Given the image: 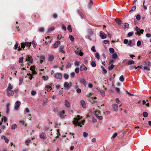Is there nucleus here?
Returning <instances> with one entry per match:
<instances>
[{
	"mask_svg": "<svg viewBox=\"0 0 151 151\" xmlns=\"http://www.w3.org/2000/svg\"><path fill=\"white\" fill-rule=\"evenodd\" d=\"M26 61H28L30 63H32L33 62V59L31 56L28 55L26 58Z\"/></svg>",
	"mask_w": 151,
	"mask_h": 151,
	"instance_id": "11",
	"label": "nucleus"
},
{
	"mask_svg": "<svg viewBox=\"0 0 151 151\" xmlns=\"http://www.w3.org/2000/svg\"><path fill=\"white\" fill-rule=\"evenodd\" d=\"M24 79V77H20V78L19 79V85H21Z\"/></svg>",
	"mask_w": 151,
	"mask_h": 151,
	"instance_id": "31",
	"label": "nucleus"
},
{
	"mask_svg": "<svg viewBox=\"0 0 151 151\" xmlns=\"http://www.w3.org/2000/svg\"><path fill=\"white\" fill-rule=\"evenodd\" d=\"M116 102V103H117V104H119L120 102V101H119V98H116L115 99Z\"/></svg>",
	"mask_w": 151,
	"mask_h": 151,
	"instance_id": "59",
	"label": "nucleus"
},
{
	"mask_svg": "<svg viewBox=\"0 0 151 151\" xmlns=\"http://www.w3.org/2000/svg\"><path fill=\"white\" fill-rule=\"evenodd\" d=\"M31 42H26L24 43H21V47L23 49L25 47V46L29 47L31 45Z\"/></svg>",
	"mask_w": 151,
	"mask_h": 151,
	"instance_id": "2",
	"label": "nucleus"
},
{
	"mask_svg": "<svg viewBox=\"0 0 151 151\" xmlns=\"http://www.w3.org/2000/svg\"><path fill=\"white\" fill-rule=\"evenodd\" d=\"M64 48V47L63 46H60L59 48V51L62 53L65 54V52L63 50Z\"/></svg>",
	"mask_w": 151,
	"mask_h": 151,
	"instance_id": "17",
	"label": "nucleus"
},
{
	"mask_svg": "<svg viewBox=\"0 0 151 151\" xmlns=\"http://www.w3.org/2000/svg\"><path fill=\"white\" fill-rule=\"evenodd\" d=\"M42 78L45 81H47L48 79V77L47 76H43Z\"/></svg>",
	"mask_w": 151,
	"mask_h": 151,
	"instance_id": "39",
	"label": "nucleus"
},
{
	"mask_svg": "<svg viewBox=\"0 0 151 151\" xmlns=\"http://www.w3.org/2000/svg\"><path fill=\"white\" fill-rule=\"evenodd\" d=\"M122 27L125 29L129 27V24L127 23H124L122 24Z\"/></svg>",
	"mask_w": 151,
	"mask_h": 151,
	"instance_id": "16",
	"label": "nucleus"
},
{
	"mask_svg": "<svg viewBox=\"0 0 151 151\" xmlns=\"http://www.w3.org/2000/svg\"><path fill=\"white\" fill-rule=\"evenodd\" d=\"M31 140L30 139H28L25 141V143L27 145H28Z\"/></svg>",
	"mask_w": 151,
	"mask_h": 151,
	"instance_id": "43",
	"label": "nucleus"
},
{
	"mask_svg": "<svg viewBox=\"0 0 151 151\" xmlns=\"http://www.w3.org/2000/svg\"><path fill=\"white\" fill-rule=\"evenodd\" d=\"M133 32H129L128 33L127 36L128 37H130L132 35H133Z\"/></svg>",
	"mask_w": 151,
	"mask_h": 151,
	"instance_id": "48",
	"label": "nucleus"
},
{
	"mask_svg": "<svg viewBox=\"0 0 151 151\" xmlns=\"http://www.w3.org/2000/svg\"><path fill=\"white\" fill-rule=\"evenodd\" d=\"M52 89L51 86H50L49 85H46L45 87V90H46L47 91H50Z\"/></svg>",
	"mask_w": 151,
	"mask_h": 151,
	"instance_id": "18",
	"label": "nucleus"
},
{
	"mask_svg": "<svg viewBox=\"0 0 151 151\" xmlns=\"http://www.w3.org/2000/svg\"><path fill=\"white\" fill-rule=\"evenodd\" d=\"M142 115L143 116L145 117H147L148 116V114L146 112H144L143 113Z\"/></svg>",
	"mask_w": 151,
	"mask_h": 151,
	"instance_id": "34",
	"label": "nucleus"
},
{
	"mask_svg": "<svg viewBox=\"0 0 151 151\" xmlns=\"http://www.w3.org/2000/svg\"><path fill=\"white\" fill-rule=\"evenodd\" d=\"M31 93L32 95L34 96L36 94V92L35 91H31Z\"/></svg>",
	"mask_w": 151,
	"mask_h": 151,
	"instance_id": "64",
	"label": "nucleus"
},
{
	"mask_svg": "<svg viewBox=\"0 0 151 151\" xmlns=\"http://www.w3.org/2000/svg\"><path fill=\"white\" fill-rule=\"evenodd\" d=\"M71 64L70 63L68 62L67 64L66 65V68H69L71 67Z\"/></svg>",
	"mask_w": 151,
	"mask_h": 151,
	"instance_id": "41",
	"label": "nucleus"
},
{
	"mask_svg": "<svg viewBox=\"0 0 151 151\" xmlns=\"http://www.w3.org/2000/svg\"><path fill=\"white\" fill-rule=\"evenodd\" d=\"M81 49L79 48H78L77 50L75 51V52L76 54H78V53L81 51Z\"/></svg>",
	"mask_w": 151,
	"mask_h": 151,
	"instance_id": "40",
	"label": "nucleus"
},
{
	"mask_svg": "<svg viewBox=\"0 0 151 151\" xmlns=\"http://www.w3.org/2000/svg\"><path fill=\"white\" fill-rule=\"evenodd\" d=\"M40 137L41 138L45 139L46 138V136L45 133H42L40 135Z\"/></svg>",
	"mask_w": 151,
	"mask_h": 151,
	"instance_id": "14",
	"label": "nucleus"
},
{
	"mask_svg": "<svg viewBox=\"0 0 151 151\" xmlns=\"http://www.w3.org/2000/svg\"><path fill=\"white\" fill-rule=\"evenodd\" d=\"M80 69L81 71H83L86 70L87 68L84 65L82 64L81 65Z\"/></svg>",
	"mask_w": 151,
	"mask_h": 151,
	"instance_id": "13",
	"label": "nucleus"
},
{
	"mask_svg": "<svg viewBox=\"0 0 151 151\" xmlns=\"http://www.w3.org/2000/svg\"><path fill=\"white\" fill-rule=\"evenodd\" d=\"M72 83L70 82V84L68 82H65L64 84V86L65 88L67 89H69L72 86Z\"/></svg>",
	"mask_w": 151,
	"mask_h": 151,
	"instance_id": "4",
	"label": "nucleus"
},
{
	"mask_svg": "<svg viewBox=\"0 0 151 151\" xmlns=\"http://www.w3.org/2000/svg\"><path fill=\"white\" fill-rule=\"evenodd\" d=\"M91 50L93 52H96V50L95 49V47L94 46H93L91 48Z\"/></svg>",
	"mask_w": 151,
	"mask_h": 151,
	"instance_id": "54",
	"label": "nucleus"
},
{
	"mask_svg": "<svg viewBox=\"0 0 151 151\" xmlns=\"http://www.w3.org/2000/svg\"><path fill=\"white\" fill-rule=\"evenodd\" d=\"M91 65L93 67H94L96 66V63L94 61H92L91 63Z\"/></svg>",
	"mask_w": 151,
	"mask_h": 151,
	"instance_id": "42",
	"label": "nucleus"
},
{
	"mask_svg": "<svg viewBox=\"0 0 151 151\" xmlns=\"http://www.w3.org/2000/svg\"><path fill=\"white\" fill-rule=\"evenodd\" d=\"M62 36L61 35H58L57 36V40H60Z\"/></svg>",
	"mask_w": 151,
	"mask_h": 151,
	"instance_id": "46",
	"label": "nucleus"
},
{
	"mask_svg": "<svg viewBox=\"0 0 151 151\" xmlns=\"http://www.w3.org/2000/svg\"><path fill=\"white\" fill-rule=\"evenodd\" d=\"M74 65L76 66H78L79 65V62L78 61H76L74 63Z\"/></svg>",
	"mask_w": 151,
	"mask_h": 151,
	"instance_id": "50",
	"label": "nucleus"
},
{
	"mask_svg": "<svg viewBox=\"0 0 151 151\" xmlns=\"http://www.w3.org/2000/svg\"><path fill=\"white\" fill-rule=\"evenodd\" d=\"M32 44L33 45V47H35L36 46V43L34 41V40H33L32 42Z\"/></svg>",
	"mask_w": 151,
	"mask_h": 151,
	"instance_id": "47",
	"label": "nucleus"
},
{
	"mask_svg": "<svg viewBox=\"0 0 151 151\" xmlns=\"http://www.w3.org/2000/svg\"><path fill=\"white\" fill-rule=\"evenodd\" d=\"M88 135V133L86 132H84L83 133V136L84 137H86Z\"/></svg>",
	"mask_w": 151,
	"mask_h": 151,
	"instance_id": "58",
	"label": "nucleus"
},
{
	"mask_svg": "<svg viewBox=\"0 0 151 151\" xmlns=\"http://www.w3.org/2000/svg\"><path fill=\"white\" fill-rule=\"evenodd\" d=\"M21 102L19 101H17L15 104L14 108L16 110H17L21 105Z\"/></svg>",
	"mask_w": 151,
	"mask_h": 151,
	"instance_id": "6",
	"label": "nucleus"
},
{
	"mask_svg": "<svg viewBox=\"0 0 151 151\" xmlns=\"http://www.w3.org/2000/svg\"><path fill=\"white\" fill-rule=\"evenodd\" d=\"M67 29L70 32H72L71 27L70 25H69L68 26Z\"/></svg>",
	"mask_w": 151,
	"mask_h": 151,
	"instance_id": "44",
	"label": "nucleus"
},
{
	"mask_svg": "<svg viewBox=\"0 0 151 151\" xmlns=\"http://www.w3.org/2000/svg\"><path fill=\"white\" fill-rule=\"evenodd\" d=\"M81 118L80 117V116L79 115H78L76 118H75L74 119V120L73 121V124L76 126H79L80 127H82V126L81 125V124L83 125L84 124V123L85 120H84L81 122L80 120Z\"/></svg>",
	"mask_w": 151,
	"mask_h": 151,
	"instance_id": "1",
	"label": "nucleus"
},
{
	"mask_svg": "<svg viewBox=\"0 0 151 151\" xmlns=\"http://www.w3.org/2000/svg\"><path fill=\"white\" fill-rule=\"evenodd\" d=\"M88 32L90 35H91L93 34V32L91 29H89L88 30Z\"/></svg>",
	"mask_w": 151,
	"mask_h": 151,
	"instance_id": "26",
	"label": "nucleus"
},
{
	"mask_svg": "<svg viewBox=\"0 0 151 151\" xmlns=\"http://www.w3.org/2000/svg\"><path fill=\"white\" fill-rule=\"evenodd\" d=\"M80 82L81 83L83 84L85 87L86 86V82L83 78H81L80 81Z\"/></svg>",
	"mask_w": 151,
	"mask_h": 151,
	"instance_id": "10",
	"label": "nucleus"
},
{
	"mask_svg": "<svg viewBox=\"0 0 151 151\" xmlns=\"http://www.w3.org/2000/svg\"><path fill=\"white\" fill-rule=\"evenodd\" d=\"M17 125L16 124H13L12 126L11 129H15L16 128H17Z\"/></svg>",
	"mask_w": 151,
	"mask_h": 151,
	"instance_id": "33",
	"label": "nucleus"
},
{
	"mask_svg": "<svg viewBox=\"0 0 151 151\" xmlns=\"http://www.w3.org/2000/svg\"><path fill=\"white\" fill-rule=\"evenodd\" d=\"M109 51L110 53L111 54L113 53L114 52V50L113 48H109Z\"/></svg>",
	"mask_w": 151,
	"mask_h": 151,
	"instance_id": "28",
	"label": "nucleus"
},
{
	"mask_svg": "<svg viewBox=\"0 0 151 151\" xmlns=\"http://www.w3.org/2000/svg\"><path fill=\"white\" fill-rule=\"evenodd\" d=\"M69 38L71 41H74V38L72 35H70L69 36Z\"/></svg>",
	"mask_w": 151,
	"mask_h": 151,
	"instance_id": "37",
	"label": "nucleus"
},
{
	"mask_svg": "<svg viewBox=\"0 0 151 151\" xmlns=\"http://www.w3.org/2000/svg\"><path fill=\"white\" fill-rule=\"evenodd\" d=\"M13 88V86L10 83H9L8 86L6 90H10Z\"/></svg>",
	"mask_w": 151,
	"mask_h": 151,
	"instance_id": "21",
	"label": "nucleus"
},
{
	"mask_svg": "<svg viewBox=\"0 0 151 151\" xmlns=\"http://www.w3.org/2000/svg\"><path fill=\"white\" fill-rule=\"evenodd\" d=\"M7 94L9 96H12L14 94V92L13 91L10 90H6Z\"/></svg>",
	"mask_w": 151,
	"mask_h": 151,
	"instance_id": "7",
	"label": "nucleus"
},
{
	"mask_svg": "<svg viewBox=\"0 0 151 151\" xmlns=\"http://www.w3.org/2000/svg\"><path fill=\"white\" fill-rule=\"evenodd\" d=\"M27 75L28 76H29V78L30 79V80H32V75L30 74V73H28L27 74Z\"/></svg>",
	"mask_w": 151,
	"mask_h": 151,
	"instance_id": "60",
	"label": "nucleus"
},
{
	"mask_svg": "<svg viewBox=\"0 0 151 151\" xmlns=\"http://www.w3.org/2000/svg\"><path fill=\"white\" fill-rule=\"evenodd\" d=\"M65 112L64 111L62 110L60 111L59 112L58 115L60 117L62 118H64L65 116H66V115L65 114Z\"/></svg>",
	"mask_w": 151,
	"mask_h": 151,
	"instance_id": "5",
	"label": "nucleus"
},
{
	"mask_svg": "<svg viewBox=\"0 0 151 151\" xmlns=\"http://www.w3.org/2000/svg\"><path fill=\"white\" fill-rule=\"evenodd\" d=\"M9 106L10 103H8L6 104V112L7 114H8L9 112Z\"/></svg>",
	"mask_w": 151,
	"mask_h": 151,
	"instance_id": "20",
	"label": "nucleus"
},
{
	"mask_svg": "<svg viewBox=\"0 0 151 151\" xmlns=\"http://www.w3.org/2000/svg\"><path fill=\"white\" fill-rule=\"evenodd\" d=\"M145 70H147L149 71L150 70V69L149 68H148L146 66H144L143 68Z\"/></svg>",
	"mask_w": 151,
	"mask_h": 151,
	"instance_id": "63",
	"label": "nucleus"
},
{
	"mask_svg": "<svg viewBox=\"0 0 151 151\" xmlns=\"http://www.w3.org/2000/svg\"><path fill=\"white\" fill-rule=\"evenodd\" d=\"M114 67V65L112 64L110 66H109L108 67V69L109 70H111Z\"/></svg>",
	"mask_w": 151,
	"mask_h": 151,
	"instance_id": "24",
	"label": "nucleus"
},
{
	"mask_svg": "<svg viewBox=\"0 0 151 151\" xmlns=\"http://www.w3.org/2000/svg\"><path fill=\"white\" fill-rule=\"evenodd\" d=\"M78 12L79 13V14L80 16L82 18H83V17L82 16V12H81V11L80 10H78Z\"/></svg>",
	"mask_w": 151,
	"mask_h": 151,
	"instance_id": "55",
	"label": "nucleus"
},
{
	"mask_svg": "<svg viewBox=\"0 0 151 151\" xmlns=\"http://www.w3.org/2000/svg\"><path fill=\"white\" fill-rule=\"evenodd\" d=\"M78 54L79 55L81 56H82L83 55V53L81 51L78 52Z\"/></svg>",
	"mask_w": 151,
	"mask_h": 151,
	"instance_id": "61",
	"label": "nucleus"
},
{
	"mask_svg": "<svg viewBox=\"0 0 151 151\" xmlns=\"http://www.w3.org/2000/svg\"><path fill=\"white\" fill-rule=\"evenodd\" d=\"M81 105L83 108L86 107V104L85 101L83 100H81L80 101Z\"/></svg>",
	"mask_w": 151,
	"mask_h": 151,
	"instance_id": "19",
	"label": "nucleus"
},
{
	"mask_svg": "<svg viewBox=\"0 0 151 151\" xmlns=\"http://www.w3.org/2000/svg\"><path fill=\"white\" fill-rule=\"evenodd\" d=\"M54 29V27H51L49 28L48 30V32H50L51 31L53 30Z\"/></svg>",
	"mask_w": 151,
	"mask_h": 151,
	"instance_id": "49",
	"label": "nucleus"
},
{
	"mask_svg": "<svg viewBox=\"0 0 151 151\" xmlns=\"http://www.w3.org/2000/svg\"><path fill=\"white\" fill-rule=\"evenodd\" d=\"M60 42L58 41L55 42L53 45L52 46L54 48H57L58 45L60 44Z\"/></svg>",
	"mask_w": 151,
	"mask_h": 151,
	"instance_id": "12",
	"label": "nucleus"
},
{
	"mask_svg": "<svg viewBox=\"0 0 151 151\" xmlns=\"http://www.w3.org/2000/svg\"><path fill=\"white\" fill-rule=\"evenodd\" d=\"M65 106L67 107H69L70 106V104L67 100H65Z\"/></svg>",
	"mask_w": 151,
	"mask_h": 151,
	"instance_id": "22",
	"label": "nucleus"
},
{
	"mask_svg": "<svg viewBox=\"0 0 151 151\" xmlns=\"http://www.w3.org/2000/svg\"><path fill=\"white\" fill-rule=\"evenodd\" d=\"M100 111H96L94 113V114L96 117H97L99 115V114L100 113Z\"/></svg>",
	"mask_w": 151,
	"mask_h": 151,
	"instance_id": "32",
	"label": "nucleus"
},
{
	"mask_svg": "<svg viewBox=\"0 0 151 151\" xmlns=\"http://www.w3.org/2000/svg\"><path fill=\"white\" fill-rule=\"evenodd\" d=\"M134 61H133L132 60H129V61H128L127 62L128 64V65H129L133 64H134Z\"/></svg>",
	"mask_w": 151,
	"mask_h": 151,
	"instance_id": "30",
	"label": "nucleus"
},
{
	"mask_svg": "<svg viewBox=\"0 0 151 151\" xmlns=\"http://www.w3.org/2000/svg\"><path fill=\"white\" fill-rule=\"evenodd\" d=\"M54 76L55 78L57 79L61 80L62 78V76L61 73H57L54 75Z\"/></svg>",
	"mask_w": 151,
	"mask_h": 151,
	"instance_id": "3",
	"label": "nucleus"
},
{
	"mask_svg": "<svg viewBox=\"0 0 151 151\" xmlns=\"http://www.w3.org/2000/svg\"><path fill=\"white\" fill-rule=\"evenodd\" d=\"M75 72L76 73H78L79 72V68H76L75 69Z\"/></svg>",
	"mask_w": 151,
	"mask_h": 151,
	"instance_id": "53",
	"label": "nucleus"
},
{
	"mask_svg": "<svg viewBox=\"0 0 151 151\" xmlns=\"http://www.w3.org/2000/svg\"><path fill=\"white\" fill-rule=\"evenodd\" d=\"M112 108L113 110L117 111L118 109V105L116 104H114L112 105Z\"/></svg>",
	"mask_w": 151,
	"mask_h": 151,
	"instance_id": "9",
	"label": "nucleus"
},
{
	"mask_svg": "<svg viewBox=\"0 0 151 151\" xmlns=\"http://www.w3.org/2000/svg\"><path fill=\"white\" fill-rule=\"evenodd\" d=\"M124 78L123 75L119 77V80L121 82H123L124 81Z\"/></svg>",
	"mask_w": 151,
	"mask_h": 151,
	"instance_id": "38",
	"label": "nucleus"
},
{
	"mask_svg": "<svg viewBox=\"0 0 151 151\" xmlns=\"http://www.w3.org/2000/svg\"><path fill=\"white\" fill-rule=\"evenodd\" d=\"M136 67V66L133 65L132 66H131L129 67V69L130 70H132L134 69Z\"/></svg>",
	"mask_w": 151,
	"mask_h": 151,
	"instance_id": "52",
	"label": "nucleus"
},
{
	"mask_svg": "<svg viewBox=\"0 0 151 151\" xmlns=\"http://www.w3.org/2000/svg\"><path fill=\"white\" fill-rule=\"evenodd\" d=\"M45 57L44 55H42L41 56L40 60V63H42V62L45 60Z\"/></svg>",
	"mask_w": 151,
	"mask_h": 151,
	"instance_id": "15",
	"label": "nucleus"
},
{
	"mask_svg": "<svg viewBox=\"0 0 151 151\" xmlns=\"http://www.w3.org/2000/svg\"><path fill=\"white\" fill-rule=\"evenodd\" d=\"M100 37L103 39H104L106 38V35L102 31H101L100 32Z\"/></svg>",
	"mask_w": 151,
	"mask_h": 151,
	"instance_id": "8",
	"label": "nucleus"
},
{
	"mask_svg": "<svg viewBox=\"0 0 151 151\" xmlns=\"http://www.w3.org/2000/svg\"><path fill=\"white\" fill-rule=\"evenodd\" d=\"M118 55L116 53H114L112 54V58L114 59L117 58Z\"/></svg>",
	"mask_w": 151,
	"mask_h": 151,
	"instance_id": "29",
	"label": "nucleus"
},
{
	"mask_svg": "<svg viewBox=\"0 0 151 151\" xmlns=\"http://www.w3.org/2000/svg\"><path fill=\"white\" fill-rule=\"evenodd\" d=\"M132 44V40H130L128 42V45L129 46H131V45Z\"/></svg>",
	"mask_w": 151,
	"mask_h": 151,
	"instance_id": "45",
	"label": "nucleus"
},
{
	"mask_svg": "<svg viewBox=\"0 0 151 151\" xmlns=\"http://www.w3.org/2000/svg\"><path fill=\"white\" fill-rule=\"evenodd\" d=\"M64 78L66 80H67L69 76L67 73H65L64 75Z\"/></svg>",
	"mask_w": 151,
	"mask_h": 151,
	"instance_id": "35",
	"label": "nucleus"
},
{
	"mask_svg": "<svg viewBox=\"0 0 151 151\" xmlns=\"http://www.w3.org/2000/svg\"><path fill=\"white\" fill-rule=\"evenodd\" d=\"M54 58V56L52 55H50L49 56V60L50 61H52L53 60Z\"/></svg>",
	"mask_w": 151,
	"mask_h": 151,
	"instance_id": "25",
	"label": "nucleus"
},
{
	"mask_svg": "<svg viewBox=\"0 0 151 151\" xmlns=\"http://www.w3.org/2000/svg\"><path fill=\"white\" fill-rule=\"evenodd\" d=\"M95 57L97 59L99 60L100 59V55L98 53H96L95 54Z\"/></svg>",
	"mask_w": 151,
	"mask_h": 151,
	"instance_id": "36",
	"label": "nucleus"
},
{
	"mask_svg": "<svg viewBox=\"0 0 151 151\" xmlns=\"http://www.w3.org/2000/svg\"><path fill=\"white\" fill-rule=\"evenodd\" d=\"M136 19L138 20H140L141 19V17L140 15L139 14L137 15L136 16Z\"/></svg>",
	"mask_w": 151,
	"mask_h": 151,
	"instance_id": "57",
	"label": "nucleus"
},
{
	"mask_svg": "<svg viewBox=\"0 0 151 151\" xmlns=\"http://www.w3.org/2000/svg\"><path fill=\"white\" fill-rule=\"evenodd\" d=\"M136 8V6H133L132 8L129 11V12H130L132 11H134Z\"/></svg>",
	"mask_w": 151,
	"mask_h": 151,
	"instance_id": "56",
	"label": "nucleus"
},
{
	"mask_svg": "<svg viewBox=\"0 0 151 151\" xmlns=\"http://www.w3.org/2000/svg\"><path fill=\"white\" fill-rule=\"evenodd\" d=\"M101 68L102 69L103 72L104 74H106L107 73L106 70L104 68L103 66H101Z\"/></svg>",
	"mask_w": 151,
	"mask_h": 151,
	"instance_id": "27",
	"label": "nucleus"
},
{
	"mask_svg": "<svg viewBox=\"0 0 151 151\" xmlns=\"http://www.w3.org/2000/svg\"><path fill=\"white\" fill-rule=\"evenodd\" d=\"M141 45V41L140 40H138L137 42V45L139 47Z\"/></svg>",
	"mask_w": 151,
	"mask_h": 151,
	"instance_id": "51",
	"label": "nucleus"
},
{
	"mask_svg": "<svg viewBox=\"0 0 151 151\" xmlns=\"http://www.w3.org/2000/svg\"><path fill=\"white\" fill-rule=\"evenodd\" d=\"M92 122L93 123H94L97 122L96 119L94 117L92 118Z\"/></svg>",
	"mask_w": 151,
	"mask_h": 151,
	"instance_id": "62",
	"label": "nucleus"
},
{
	"mask_svg": "<svg viewBox=\"0 0 151 151\" xmlns=\"http://www.w3.org/2000/svg\"><path fill=\"white\" fill-rule=\"evenodd\" d=\"M140 29L137 26H136L135 28V30L137 31V33L139 35H140V33H139V30Z\"/></svg>",
	"mask_w": 151,
	"mask_h": 151,
	"instance_id": "23",
	"label": "nucleus"
}]
</instances>
